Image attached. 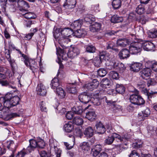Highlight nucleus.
I'll list each match as a JSON object with an SVG mask.
<instances>
[{
  "label": "nucleus",
  "instance_id": "f257e3e1",
  "mask_svg": "<svg viewBox=\"0 0 157 157\" xmlns=\"http://www.w3.org/2000/svg\"><path fill=\"white\" fill-rule=\"evenodd\" d=\"M129 100L132 104L138 105H143L145 102V101L142 97L138 95V91H137L135 94L130 95Z\"/></svg>",
  "mask_w": 157,
  "mask_h": 157
},
{
  "label": "nucleus",
  "instance_id": "f03ea898",
  "mask_svg": "<svg viewBox=\"0 0 157 157\" xmlns=\"http://www.w3.org/2000/svg\"><path fill=\"white\" fill-rule=\"evenodd\" d=\"M19 116V114L17 113H8L4 109H0V118L6 121H8L13 118Z\"/></svg>",
  "mask_w": 157,
  "mask_h": 157
},
{
  "label": "nucleus",
  "instance_id": "7ed1b4c3",
  "mask_svg": "<svg viewBox=\"0 0 157 157\" xmlns=\"http://www.w3.org/2000/svg\"><path fill=\"white\" fill-rule=\"evenodd\" d=\"M142 43L137 42L132 44L129 48L130 53L134 54L141 52L142 50Z\"/></svg>",
  "mask_w": 157,
  "mask_h": 157
},
{
  "label": "nucleus",
  "instance_id": "20e7f679",
  "mask_svg": "<svg viewBox=\"0 0 157 157\" xmlns=\"http://www.w3.org/2000/svg\"><path fill=\"white\" fill-rule=\"evenodd\" d=\"M17 7L20 11L24 12L27 11L29 6L26 2L23 0H19L17 2Z\"/></svg>",
  "mask_w": 157,
  "mask_h": 157
},
{
  "label": "nucleus",
  "instance_id": "39448f33",
  "mask_svg": "<svg viewBox=\"0 0 157 157\" xmlns=\"http://www.w3.org/2000/svg\"><path fill=\"white\" fill-rule=\"evenodd\" d=\"M5 52L6 57L7 60L9 62L10 65L12 67V70L13 71L17 66L15 60L14 59H11L9 50H8L7 49H5Z\"/></svg>",
  "mask_w": 157,
  "mask_h": 157
},
{
  "label": "nucleus",
  "instance_id": "423d86ee",
  "mask_svg": "<svg viewBox=\"0 0 157 157\" xmlns=\"http://www.w3.org/2000/svg\"><path fill=\"white\" fill-rule=\"evenodd\" d=\"M143 49L147 51L154 50L155 48V44L151 42L146 41L142 44Z\"/></svg>",
  "mask_w": 157,
  "mask_h": 157
},
{
  "label": "nucleus",
  "instance_id": "0eeeda50",
  "mask_svg": "<svg viewBox=\"0 0 157 157\" xmlns=\"http://www.w3.org/2000/svg\"><path fill=\"white\" fill-rule=\"evenodd\" d=\"M79 49L76 47H74L70 50L67 55L68 57L73 59L79 55Z\"/></svg>",
  "mask_w": 157,
  "mask_h": 157
},
{
  "label": "nucleus",
  "instance_id": "6e6552de",
  "mask_svg": "<svg viewBox=\"0 0 157 157\" xmlns=\"http://www.w3.org/2000/svg\"><path fill=\"white\" fill-rule=\"evenodd\" d=\"M99 85V82L96 79H94L92 82L86 84L85 87L87 89L92 91L94 89L96 88Z\"/></svg>",
  "mask_w": 157,
  "mask_h": 157
},
{
  "label": "nucleus",
  "instance_id": "1a4fd4ad",
  "mask_svg": "<svg viewBox=\"0 0 157 157\" xmlns=\"http://www.w3.org/2000/svg\"><path fill=\"white\" fill-rule=\"evenodd\" d=\"M37 94L41 96L46 95L47 91L45 86L41 83L38 84L36 88Z\"/></svg>",
  "mask_w": 157,
  "mask_h": 157
},
{
  "label": "nucleus",
  "instance_id": "9d476101",
  "mask_svg": "<svg viewBox=\"0 0 157 157\" xmlns=\"http://www.w3.org/2000/svg\"><path fill=\"white\" fill-rule=\"evenodd\" d=\"M151 69L148 67L144 68L140 72V75L142 78L147 79L151 75Z\"/></svg>",
  "mask_w": 157,
  "mask_h": 157
},
{
  "label": "nucleus",
  "instance_id": "9b49d317",
  "mask_svg": "<svg viewBox=\"0 0 157 157\" xmlns=\"http://www.w3.org/2000/svg\"><path fill=\"white\" fill-rule=\"evenodd\" d=\"M129 50L126 48L122 49L119 52L118 55L121 59H127L130 56Z\"/></svg>",
  "mask_w": 157,
  "mask_h": 157
},
{
  "label": "nucleus",
  "instance_id": "f8f14e48",
  "mask_svg": "<svg viewBox=\"0 0 157 157\" xmlns=\"http://www.w3.org/2000/svg\"><path fill=\"white\" fill-rule=\"evenodd\" d=\"M76 3V0H66L63 6L66 9H70L75 7Z\"/></svg>",
  "mask_w": 157,
  "mask_h": 157
},
{
  "label": "nucleus",
  "instance_id": "ddd939ff",
  "mask_svg": "<svg viewBox=\"0 0 157 157\" xmlns=\"http://www.w3.org/2000/svg\"><path fill=\"white\" fill-rule=\"evenodd\" d=\"M96 131L98 133L102 134L105 131V128L104 126L100 121L96 122L95 125Z\"/></svg>",
  "mask_w": 157,
  "mask_h": 157
},
{
  "label": "nucleus",
  "instance_id": "4468645a",
  "mask_svg": "<svg viewBox=\"0 0 157 157\" xmlns=\"http://www.w3.org/2000/svg\"><path fill=\"white\" fill-rule=\"evenodd\" d=\"M85 92L83 93L78 96V99L82 102L86 104L89 102L90 100V97L86 94Z\"/></svg>",
  "mask_w": 157,
  "mask_h": 157
},
{
  "label": "nucleus",
  "instance_id": "2eb2a0df",
  "mask_svg": "<svg viewBox=\"0 0 157 157\" xmlns=\"http://www.w3.org/2000/svg\"><path fill=\"white\" fill-rule=\"evenodd\" d=\"M145 65L151 68L155 72H157V61H148L145 63Z\"/></svg>",
  "mask_w": 157,
  "mask_h": 157
},
{
  "label": "nucleus",
  "instance_id": "dca6fc26",
  "mask_svg": "<svg viewBox=\"0 0 157 157\" xmlns=\"http://www.w3.org/2000/svg\"><path fill=\"white\" fill-rule=\"evenodd\" d=\"M26 63L28 64V65L26 64H25L26 66L28 67H29L30 69L32 70H33L35 69H37V63L35 62L34 60L29 58L28 60L27 61Z\"/></svg>",
  "mask_w": 157,
  "mask_h": 157
},
{
  "label": "nucleus",
  "instance_id": "f3484780",
  "mask_svg": "<svg viewBox=\"0 0 157 157\" xmlns=\"http://www.w3.org/2000/svg\"><path fill=\"white\" fill-rule=\"evenodd\" d=\"M7 147L12 151V154L10 157H13L14 153L16 150V146L13 142L12 141H8L7 143Z\"/></svg>",
  "mask_w": 157,
  "mask_h": 157
},
{
  "label": "nucleus",
  "instance_id": "a211bd4d",
  "mask_svg": "<svg viewBox=\"0 0 157 157\" xmlns=\"http://www.w3.org/2000/svg\"><path fill=\"white\" fill-rule=\"evenodd\" d=\"M96 117L95 112L92 109L86 113L85 117L90 121H93L95 120Z\"/></svg>",
  "mask_w": 157,
  "mask_h": 157
},
{
  "label": "nucleus",
  "instance_id": "6ab92c4d",
  "mask_svg": "<svg viewBox=\"0 0 157 157\" xmlns=\"http://www.w3.org/2000/svg\"><path fill=\"white\" fill-rule=\"evenodd\" d=\"M61 33L62 36L67 38L73 34V30L69 28L64 29L61 31Z\"/></svg>",
  "mask_w": 157,
  "mask_h": 157
},
{
  "label": "nucleus",
  "instance_id": "aec40b11",
  "mask_svg": "<svg viewBox=\"0 0 157 157\" xmlns=\"http://www.w3.org/2000/svg\"><path fill=\"white\" fill-rule=\"evenodd\" d=\"M142 64L140 63H135L132 64L130 70L133 72H138L142 68Z\"/></svg>",
  "mask_w": 157,
  "mask_h": 157
},
{
  "label": "nucleus",
  "instance_id": "412c9836",
  "mask_svg": "<svg viewBox=\"0 0 157 157\" xmlns=\"http://www.w3.org/2000/svg\"><path fill=\"white\" fill-rule=\"evenodd\" d=\"M87 34V32L83 29H77L73 32V35L78 38L84 37Z\"/></svg>",
  "mask_w": 157,
  "mask_h": 157
},
{
  "label": "nucleus",
  "instance_id": "4be33fe9",
  "mask_svg": "<svg viewBox=\"0 0 157 157\" xmlns=\"http://www.w3.org/2000/svg\"><path fill=\"white\" fill-rule=\"evenodd\" d=\"M51 85V88L54 90L60 87V83L58 79L56 78H54L52 80Z\"/></svg>",
  "mask_w": 157,
  "mask_h": 157
},
{
  "label": "nucleus",
  "instance_id": "5701e85b",
  "mask_svg": "<svg viewBox=\"0 0 157 157\" xmlns=\"http://www.w3.org/2000/svg\"><path fill=\"white\" fill-rule=\"evenodd\" d=\"M84 134L87 138H90L92 137L94 134L92 128L89 126L86 128L84 132Z\"/></svg>",
  "mask_w": 157,
  "mask_h": 157
},
{
  "label": "nucleus",
  "instance_id": "b1692460",
  "mask_svg": "<svg viewBox=\"0 0 157 157\" xmlns=\"http://www.w3.org/2000/svg\"><path fill=\"white\" fill-rule=\"evenodd\" d=\"M129 44L128 40L126 38H121L118 39L117 41V44L118 46L124 47Z\"/></svg>",
  "mask_w": 157,
  "mask_h": 157
},
{
  "label": "nucleus",
  "instance_id": "393cba45",
  "mask_svg": "<svg viewBox=\"0 0 157 157\" xmlns=\"http://www.w3.org/2000/svg\"><path fill=\"white\" fill-rule=\"evenodd\" d=\"M65 131L68 132H71L74 129L73 124L71 122H69L64 126Z\"/></svg>",
  "mask_w": 157,
  "mask_h": 157
},
{
  "label": "nucleus",
  "instance_id": "a878e982",
  "mask_svg": "<svg viewBox=\"0 0 157 157\" xmlns=\"http://www.w3.org/2000/svg\"><path fill=\"white\" fill-rule=\"evenodd\" d=\"M68 40V38L62 36V37H60L59 39L58 43L62 48H64L65 47V44L66 43H67Z\"/></svg>",
  "mask_w": 157,
  "mask_h": 157
},
{
  "label": "nucleus",
  "instance_id": "bb28decb",
  "mask_svg": "<svg viewBox=\"0 0 157 157\" xmlns=\"http://www.w3.org/2000/svg\"><path fill=\"white\" fill-rule=\"evenodd\" d=\"M116 91L120 94H123L125 91V88L124 86L121 84H117L116 88Z\"/></svg>",
  "mask_w": 157,
  "mask_h": 157
},
{
  "label": "nucleus",
  "instance_id": "cd10ccee",
  "mask_svg": "<svg viewBox=\"0 0 157 157\" xmlns=\"http://www.w3.org/2000/svg\"><path fill=\"white\" fill-rule=\"evenodd\" d=\"M123 20V18L121 17L118 16L117 15L113 16L111 18V22L113 23H117L122 22Z\"/></svg>",
  "mask_w": 157,
  "mask_h": 157
},
{
  "label": "nucleus",
  "instance_id": "c85d7f7f",
  "mask_svg": "<svg viewBox=\"0 0 157 157\" xmlns=\"http://www.w3.org/2000/svg\"><path fill=\"white\" fill-rule=\"evenodd\" d=\"M56 90V92L58 96L60 98H63L66 95L65 93L63 90L60 87H58Z\"/></svg>",
  "mask_w": 157,
  "mask_h": 157
},
{
  "label": "nucleus",
  "instance_id": "c756f323",
  "mask_svg": "<svg viewBox=\"0 0 157 157\" xmlns=\"http://www.w3.org/2000/svg\"><path fill=\"white\" fill-rule=\"evenodd\" d=\"M73 122L75 124L79 125H82L83 124V121L82 118L78 116H76L74 118Z\"/></svg>",
  "mask_w": 157,
  "mask_h": 157
},
{
  "label": "nucleus",
  "instance_id": "7c9ffc66",
  "mask_svg": "<svg viewBox=\"0 0 157 157\" xmlns=\"http://www.w3.org/2000/svg\"><path fill=\"white\" fill-rule=\"evenodd\" d=\"M82 24V21L79 20L74 21L72 23L71 26L72 27H73L75 29H78L81 28Z\"/></svg>",
  "mask_w": 157,
  "mask_h": 157
},
{
  "label": "nucleus",
  "instance_id": "2f4dec72",
  "mask_svg": "<svg viewBox=\"0 0 157 157\" xmlns=\"http://www.w3.org/2000/svg\"><path fill=\"white\" fill-rule=\"evenodd\" d=\"M72 110L75 114H81L82 112V109L81 106H76L73 107Z\"/></svg>",
  "mask_w": 157,
  "mask_h": 157
},
{
  "label": "nucleus",
  "instance_id": "473e14b6",
  "mask_svg": "<svg viewBox=\"0 0 157 157\" xmlns=\"http://www.w3.org/2000/svg\"><path fill=\"white\" fill-rule=\"evenodd\" d=\"M68 92L72 94H75L77 92V90L76 88V86L74 83H72L70 84V86L68 89Z\"/></svg>",
  "mask_w": 157,
  "mask_h": 157
},
{
  "label": "nucleus",
  "instance_id": "72a5a7b5",
  "mask_svg": "<svg viewBox=\"0 0 157 157\" xmlns=\"http://www.w3.org/2000/svg\"><path fill=\"white\" fill-rule=\"evenodd\" d=\"M84 21L90 23L95 21L94 17L91 14H87L84 17Z\"/></svg>",
  "mask_w": 157,
  "mask_h": 157
},
{
  "label": "nucleus",
  "instance_id": "f704fd0d",
  "mask_svg": "<svg viewBox=\"0 0 157 157\" xmlns=\"http://www.w3.org/2000/svg\"><path fill=\"white\" fill-rule=\"evenodd\" d=\"M112 5L114 9H118L121 6V0H113L112 3Z\"/></svg>",
  "mask_w": 157,
  "mask_h": 157
},
{
  "label": "nucleus",
  "instance_id": "c9c22d12",
  "mask_svg": "<svg viewBox=\"0 0 157 157\" xmlns=\"http://www.w3.org/2000/svg\"><path fill=\"white\" fill-rule=\"evenodd\" d=\"M86 52L90 53L95 52L96 50L95 47L92 45L86 46Z\"/></svg>",
  "mask_w": 157,
  "mask_h": 157
},
{
  "label": "nucleus",
  "instance_id": "e433bc0d",
  "mask_svg": "<svg viewBox=\"0 0 157 157\" xmlns=\"http://www.w3.org/2000/svg\"><path fill=\"white\" fill-rule=\"evenodd\" d=\"M22 15L24 17L27 19H34L35 18V14L33 13L28 12L23 14Z\"/></svg>",
  "mask_w": 157,
  "mask_h": 157
},
{
  "label": "nucleus",
  "instance_id": "4c0bfd02",
  "mask_svg": "<svg viewBox=\"0 0 157 157\" xmlns=\"http://www.w3.org/2000/svg\"><path fill=\"white\" fill-rule=\"evenodd\" d=\"M20 98L18 96H15L11 100V102L13 106H15L19 103Z\"/></svg>",
  "mask_w": 157,
  "mask_h": 157
},
{
  "label": "nucleus",
  "instance_id": "58836bf2",
  "mask_svg": "<svg viewBox=\"0 0 157 157\" xmlns=\"http://www.w3.org/2000/svg\"><path fill=\"white\" fill-rule=\"evenodd\" d=\"M144 6L142 5H139L136 9V12L138 14H142L144 12Z\"/></svg>",
  "mask_w": 157,
  "mask_h": 157
},
{
  "label": "nucleus",
  "instance_id": "ea45409f",
  "mask_svg": "<svg viewBox=\"0 0 157 157\" xmlns=\"http://www.w3.org/2000/svg\"><path fill=\"white\" fill-rule=\"evenodd\" d=\"M12 94L8 93L5 95V97H1L0 98V101L2 102V101H5V100L10 101L12 99Z\"/></svg>",
  "mask_w": 157,
  "mask_h": 157
},
{
  "label": "nucleus",
  "instance_id": "a19ab883",
  "mask_svg": "<svg viewBox=\"0 0 157 157\" xmlns=\"http://www.w3.org/2000/svg\"><path fill=\"white\" fill-rule=\"evenodd\" d=\"M2 103H3V105L5 107L10 109L11 107H13L12 105L11 104V100H5V101H2Z\"/></svg>",
  "mask_w": 157,
  "mask_h": 157
},
{
  "label": "nucleus",
  "instance_id": "79ce46f5",
  "mask_svg": "<svg viewBox=\"0 0 157 157\" xmlns=\"http://www.w3.org/2000/svg\"><path fill=\"white\" fill-rule=\"evenodd\" d=\"M142 144L143 142L140 140H138L133 143L132 147L135 148H138L142 147Z\"/></svg>",
  "mask_w": 157,
  "mask_h": 157
},
{
  "label": "nucleus",
  "instance_id": "37998d69",
  "mask_svg": "<svg viewBox=\"0 0 157 157\" xmlns=\"http://www.w3.org/2000/svg\"><path fill=\"white\" fill-rule=\"evenodd\" d=\"M109 76L113 79H117L119 78V74L116 72L112 71L110 72Z\"/></svg>",
  "mask_w": 157,
  "mask_h": 157
},
{
  "label": "nucleus",
  "instance_id": "c03bdc74",
  "mask_svg": "<svg viewBox=\"0 0 157 157\" xmlns=\"http://www.w3.org/2000/svg\"><path fill=\"white\" fill-rule=\"evenodd\" d=\"M106 74L107 72L104 69H100L98 71V75L100 77L104 76Z\"/></svg>",
  "mask_w": 157,
  "mask_h": 157
},
{
  "label": "nucleus",
  "instance_id": "a18cd8bd",
  "mask_svg": "<svg viewBox=\"0 0 157 157\" xmlns=\"http://www.w3.org/2000/svg\"><path fill=\"white\" fill-rule=\"evenodd\" d=\"M102 59L99 57H96L94 60V65L97 67H99L102 63Z\"/></svg>",
  "mask_w": 157,
  "mask_h": 157
},
{
  "label": "nucleus",
  "instance_id": "49530a36",
  "mask_svg": "<svg viewBox=\"0 0 157 157\" xmlns=\"http://www.w3.org/2000/svg\"><path fill=\"white\" fill-rule=\"evenodd\" d=\"M119 63L117 61L114 60H112L110 62V66L111 67V69L112 68H116L117 69Z\"/></svg>",
  "mask_w": 157,
  "mask_h": 157
},
{
  "label": "nucleus",
  "instance_id": "de8ad7c7",
  "mask_svg": "<svg viewBox=\"0 0 157 157\" xmlns=\"http://www.w3.org/2000/svg\"><path fill=\"white\" fill-rule=\"evenodd\" d=\"M45 146V143L44 141L40 139H39L37 141V147L43 148Z\"/></svg>",
  "mask_w": 157,
  "mask_h": 157
},
{
  "label": "nucleus",
  "instance_id": "09e8293b",
  "mask_svg": "<svg viewBox=\"0 0 157 157\" xmlns=\"http://www.w3.org/2000/svg\"><path fill=\"white\" fill-rule=\"evenodd\" d=\"M117 69H118L121 72H122L125 70L126 67L122 63H119Z\"/></svg>",
  "mask_w": 157,
  "mask_h": 157
},
{
  "label": "nucleus",
  "instance_id": "8fccbe9b",
  "mask_svg": "<svg viewBox=\"0 0 157 157\" xmlns=\"http://www.w3.org/2000/svg\"><path fill=\"white\" fill-rule=\"evenodd\" d=\"M109 81L107 78H104L103 79L101 82V84L102 85L105 87H106V86H108L109 84Z\"/></svg>",
  "mask_w": 157,
  "mask_h": 157
},
{
  "label": "nucleus",
  "instance_id": "3c124183",
  "mask_svg": "<svg viewBox=\"0 0 157 157\" xmlns=\"http://www.w3.org/2000/svg\"><path fill=\"white\" fill-rule=\"evenodd\" d=\"M142 113L144 117H147L150 114V111L148 108H146L142 111Z\"/></svg>",
  "mask_w": 157,
  "mask_h": 157
},
{
  "label": "nucleus",
  "instance_id": "603ef678",
  "mask_svg": "<svg viewBox=\"0 0 157 157\" xmlns=\"http://www.w3.org/2000/svg\"><path fill=\"white\" fill-rule=\"evenodd\" d=\"M29 145L34 148L37 147V142L34 140H29Z\"/></svg>",
  "mask_w": 157,
  "mask_h": 157
},
{
  "label": "nucleus",
  "instance_id": "864d4df0",
  "mask_svg": "<svg viewBox=\"0 0 157 157\" xmlns=\"http://www.w3.org/2000/svg\"><path fill=\"white\" fill-rule=\"evenodd\" d=\"M114 140V138L111 135L110 136L108 137L105 140V142L108 144H110L112 143Z\"/></svg>",
  "mask_w": 157,
  "mask_h": 157
},
{
  "label": "nucleus",
  "instance_id": "5fc2aeb1",
  "mask_svg": "<svg viewBox=\"0 0 157 157\" xmlns=\"http://www.w3.org/2000/svg\"><path fill=\"white\" fill-rule=\"evenodd\" d=\"M32 21L27 19L26 20H24V24L27 27H30L31 25L32 24Z\"/></svg>",
  "mask_w": 157,
  "mask_h": 157
},
{
  "label": "nucleus",
  "instance_id": "6e6d98bb",
  "mask_svg": "<svg viewBox=\"0 0 157 157\" xmlns=\"http://www.w3.org/2000/svg\"><path fill=\"white\" fill-rule=\"evenodd\" d=\"M156 83V82L155 80L150 78L148 80L147 84L149 86L150 85H154Z\"/></svg>",
  "mask_w": 157,
  "mask_h": 157
},
{
  "label": "nucleus",
  "instance_id": "4d7b16f0",
  "mask_svg": "<svg viewBox=\"0 0 157 157\" xmlns=\"http://www.w3.org/2000/svg\"><path fill=\"white\" fill-rule=\"evenodd\" d=\"M156 128L152 125H149L147 127V130L149 133H152V132L156 131Z\"/></svg>",
  "mask_w": 157,
  "mask_h": 157
},
{
  "label": "nucleus",
  "instance_id": "13d9d810",
  "mask_svg": "<svg viewBox=\"0 0 157 157\" xmlns=\"http://www.w3.org/2000/svg\"><path fill=\"white\" fill-rule=\"evenodd\" d=\"M41 157H50L49 153H48L45 151H42L40 152V154Z\"/></svg>",
  "mask_w": 157,
  "mask_h": 157
},
{
  "label": "nucleus",
  "instance_id": "bf43d9fd",
  "mask_svg": "<svg viewBox=\"0 0 157 157\" xmlns=\"http://www.w3.org/2000/svg\"><path fill=\"white\" fill-rule=\"evenodd\" d=\"M93 25L94 26L97 31L100 30L101 25V23L96 22L94 24H93Z\"/></svg>",
  "mask_w": 157,
  "mask_h": 157
},
{
  "label": "nucleus",
  "instance_id": "052dcab7",
  "mask_svg": "<svg viewBox=\"0 0 157 157\" xmlns=\"http://www.w3.org/2000/svg\"><path fill=\"white\" fill-rule=\"evenodd\" d=\"M149 35L151 38L156 37L157 36V31L150 32L149 33Z\"/></svg>",
  "mask_w": 157,
  "mask_h": 157
},
{
  "label": "nucleus",
  "instance_id": "680f3d73",
  "mask_svg": "<svg viewBox=\"0 0 157 157\" xmlns=\"http://www.w3.org/2000/svg\"><path fill=\"white\" fill-rule=\"evenodd\" d=\"M107 49H112L113 50H115L116 51H118V49L117 48H114V46L113 45V43H110L108 44L107 46Z\"/></svg>",
  "mask_w": 157,
  "mask_h": 157
},
{
  "label": "nucleus",
  "instance_id": "e2e57ef3",
  "mask_svg": "<svg viewBox=\"0 0 157 157\" xmlns=\"http://www.w3.org/2000/svg\"><path fill=\"white\" fill-rule=\"evenodd\" d=\"M66 117L68 120H71L73 117V113L71 112H68L66 115Z\"/></svg>",
  "mask_w": 157,
  "mask_h": 157
},
{
  "label": "nucleus",
  "instance_id": "0e129e2a",
  "mask_svg": "<svg viewBox=\"0 0 157 157\" xmlns=\"http://www.w3.org/2000/svg\"><path fill=\"white\" fill-rule=\"evenodd\" d=\"M75 134L77 136L81 137L82 136V133L80 129H77L75 130Z\"/></svg>",
  "mask_w": 157,
  "mask_h": 157
},
{
  "label": "nucleus",
  "instance_id": "69168bd1",
  "mask_svg": "<svg viewBox=\"0 0 157 157\" xmlns=\"http://www.w3.org/2000/svg\"><path fill=\"white\" fill-rule=\"evenodd\" d=\"M129 157H139V155L136 151H132L129 155Z\"/></svg>",
  "mask_w": 157,
  "mask_h": 157
},
{
  "label": "nucleus",
  "instance_id": "338daca9",
  "mask_svg": "<svg viewBox=\"0 0 157 157\" xmlns=\"http://www.w3.org/2000/svg\"><path fill=\"white\" fill-rule=\"evenodd\" d=\"M41 110L42 111H46L47 108L45 106L44 103L43 101H41L40 103Z\"/></svg>",
  "mask_w": 157,
  "mask_h": 157
},
{
  "label": "nucleus",
  "instance_id": "774afa93",
  "mask_svg": "<svg viewBox=\"0 0 157 157\" xmlns=\"http://www.w3.org/2000/svg\"><path fill=\"white\" fill-rule=\"evenodd\" d=\"M87 143L84 142L81 146L82 149L84 151H88L89 149V147Z\"/></svg>",
  "mask_w": 157,
  "mask_h": 157
}]
</instances>
